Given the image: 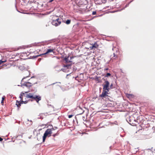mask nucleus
<instances>
[{"instance_id":"f257e3e1","label":"nucleus","mask_w":155,"mask_h":155,"mask_svg":"<svg viewBox=\"0 0 155 155\" xmlns=\"http://www.w3.org/2000/svg\"><path fill=\"white\" fill-rule=\"evenodd\" d=\"M25 97L27 98H30L35 100L38 103H39V101L41 99V97L39 95H34L31 93L25 94Z\"/></svg>"},{"instance_id":"f03ea898","label":"nucleus","mask_w":155,"mask_h":155,"mask_svg":"<svg viewBox=\"0 0 155 155\" xmlns=\"http://www.w3.org/2000/svg\"><path fill=\"white\" fill-rule=\"evenodd\" d=\"M69 58V57L68 56L67 58H65L64 59V60L65 61L66 63H69V64H64L63 66L64 67L67 68L68 69L70 68L71 65L73 64H74V63H73V61L72 60V59L74 58V57H70V59Z\"/></svg>"},{"instance_id":"7ed1b4c3","label":"nucleus","mask_w":155,"mask_h":155,"mask_svg":"<svg viewBox=\"0 0 155 155\" xmlns=\"http://www.w3.org/2000/svg\"><path fill=\"white\" fill-rule=\"evenodd\" d=\"M28 92V91L25 92V93L23 92H22L21 93V95L20 96V98H21V102H20L19 101H16V105L18 107H19L21 106V104H23V103L26 104L28 102V101H23V97H25V93H27Z\"/></svg>"},{"instance_id":"20e7f679","label":"nucleus","mask_w":155,"mask_h":155,"mask_svg":"<svg viewBox=\"0 0 155 155\" xmlns=\"http://www.w3.org/2000/svg\"><path fill=\"white\" fill-rule=\"evenodd\" d=\"M52 24L53 25L57 26L61 23V19L57 16H54L52 18Z\"/></svg>"},{"instance_id":"39448f33","label":"nucleus","mask_w":155,"mask_h":155,"mask_svg":"<svg viewBox=\"0 0 155 155\" xmlns=\"http://www.w3.org/2000/svg\"><path fill=\"white\" fill-rule=\"evenodd\" d=\"M55 129L53 128L51 129H48L45 131L43 137V142L45 141L47 137H50L51 136V134L53 133V131Z\"/></svg>"},{"instance_id":"423d86ee","label":"nucleus","mask_w":155,"mask_h":155,"mask_svg":"<svg viewBox=\"0 0 155 155\" xmlns=\"http://www.w3.org/2000/svg\"><path fill=\"white\" fill-rule=\"evenodd\" d=\"M110 85L109 82L107 81H106L104 82V84H103V90L104 91H109L110 88L109 86Z\"/></svg>"},{"instance_id":"0eeeda50","label":"nucleus","mask_w":155,"mask_h":155,"mask_svg":"<svg viewBox=\"0 0 155 155\" xmlns=\"http://www.w3.org/2000/svg\"><path fill=\"white\" fill-rule=\"evenodd\" d=\"M36 83V82H32L31 81V80H30V82H27L24 83L23 85L27 87H29Z\"/></svg>"},{"instance_id":"6e6552de","label":"nucleus","mask_w":155,"mask_h":155,"mask_svg":"<svg viewBox=\"0 0 155 155\" xmlns=\"http://www.w3.org/2000/svg\"><path fill=\"white\" fill-rule=\"evenodd\" d=\"M119 54V52L118 50H117L115 53H113V56L112 58L116 60L117 58V56Z\"/></svg>"},{"instance_id":"1a4fd4ad","label":"nucleus","mask_w":155,"mask_h":155,"mask_svg":"<svg viewBox=\"0 0 155 155\" xmlns=\"http://www.w3.org/2000/svg\"><path fill=\"white\" fill-rule=\"evenodd\" d=\"M108 91H104L103 90L101 94L100 95V97H105L108 94Z\"/></svg>"},{"instance_id":"9d476101","label":"nucleus","mask_w":155,"mask_h":155,"mask_svg":"<svg viewBox=\"0 0 155 155\" xmlns=\"http://www.w3.org/2000/svg\"><path fill=\"white\" fill-rule=\"evenodd\" d=\"M54 50V49L53 48H50L49 49H48L46 52L45 53V54H47L48 53L53 52Z\"/></svg>"},{"instance_id":"9b49d317","label":"nucleus","mask_w":155,"mask_h":155,"mask_svg":"<svg viewBox=\"0 0 155 155\" xmlns=\"http://www.w3.org/2000/svg\"><path fill=\"white\" fill-rule=\"evenodd\" d=\"M98 47V45L96 42H95L92 45L91 49L97 48Z\"/></svg>"},{"instance_id":"f8f14e48","label":"nucleus","mask_w":155,"mask_h":155,"mask_svg":"<svg viewBox=\"0 0 155 155\" xmlns=\"http://www.w3.org/2000/svg\"><path fill=\"white\" fill-rule=\"evenodd\" d=\"M127 96L128 98H132L133 97H134V95H133L130 94H127Z\"/></svg>"},{"instance_id":"ddd939ff","label":"nucleus","mask_w":155,"mask_h":155,"mask_svg":"<svg viewBox=\"0 0 155 155\" xmlns=\"http://www.w3.org/2000/svg\"><path fill=\"white\" fill-rule=\"evenodd\" d=\"M71 22V20H66L65 21V23L67 25H69L70 24Z\"/></svg>"},{"instance_id":"4468645a","label":"nucleus","mask_w":155,"mask_h":155,"mask_svg":"<svg viewBox=\"0 0 155 155\" xmlns=\"http://www.w3.org/2000/svg\"><path fill=\"white\" fill-rule=\"evenodd\" d=\"M5 97L4 96L2 97V100L1 101V104L2 105H3L4 104V100L5 99Z\"/></svg>"},{"instance_id":"2eb2a0df","label":"nucleus","mask_w":155,"mask_h":155,"mask_svg":"<svg viewBox=\"0 0 155 155\" xmlns=\"http://www.w3.org/2000/svg\"><path fill=\"white\" fill-rule=\"evenodd\" d=\"M79 108L80 109V110H81V111L80 112V113L79 114H83L84 113V110H83L81 108L79 107Z\"/></svg>"},{"instance_id":"dca6fc26","label":"nucleus","mask_w":155,"mask_h":155,"mask_svg":"<svg viewBox=\"0 0 155 155\" xmlns=\"http://www.w3.org/2000/svg\"><path fill=\"white\" fill-rule=\"evenodd\" d=\"M111 75V74L110 73H107L106 74L105 77H108L109 76H110Z\"/></svg>"},{"instance_id":"f3484780","label":"nucleus","mask_w":155,"mask_h":155,"mask_svg":"<svg viewBox=\"0 0 155 155\" xmlns=\"http://www.w3.org/2000/svg\"><path fill=\"white\" fill-rule=\"evenodd\" d=\"M58 135V134L57 133H56L54 134H53L52 136L54 137H55L56 136H57Z\"/></svg>"},{"instance_id":"a211bd4d","label":"nucleus","mask_w":155,"mask_h":155,"mask_svg":"<svg viewBox=\"0 0 155 155\" xmlns=\"http://www.w3.org/2000/svg\"><path fill=\"white\" fill-rule=\"evenodd\" d=\"M73 115H68V118H70L72 117L73 116Z\"/></svg>"},{"instance_id":"6ab92c4d","label":"nucleus","mask_w":155,"mask_h":155,"mask_svg":"<svg viewBox=\"0 0 155 155\" xmlns=\"http://www.w3.org/2000/svg\"><path fill=\"white\" fill-rule=\"evenodd\" d=\"M96 13V11H94L92 12V14L93 15H95Z\"/></svg>"},{"instance_id":"aec40b11","label":"nucleus","mask_w":155,"mask_h":155,"mask_svg":"<svg viewBox=\"0 0 155 155\" xmlns=\"http://www.w3.org/2000/svg\"><path fill=\"white\" fill-rule=\"evenodd\" d=\"M39 43H35L34 44V45H35V46H38L39 45Z\"/></svg>"},{"instance_id":"412c9836","label":"nucleus","mask_w":155,"mask_h":155,"mask_svg":"<svg viewBox=\"0 0 155 155\" xmlns=\"http://www.w3.org/2000/svg\"><path fill=\"white\" fill-rule=\"evenodd\" d=\"M113 84H111L110 85V88H112V87L113 86Z\"/></svg>"},{"instance_id":"4be33fe9","label":"nucleus","mask_w":155,"mask_h":155,"mask_svg":"<svg viewBox=\"0 0 155 155\" xmlns=\"http://www.w3.org/2000/svg\"><path fill=\"white\" fill-rule=\"evenodd\" d=\"M108 70V68H106L104 69V71H107Z\"/></svg>"},{"instance_id":"5701e85b","label":"nucleus","mask_w":155,"mask_h":155,"mask_svg":"<svg viewBox=\"0 0 155 155\" xmlns=\"http://www.w3.org/2000/svg\"><path fill=\"white\" fill-rule=\"evenodd\" d=\"M58 83V82H56V83H54L52 84H51V85H54V84H57V83Z\"/></svg>"},{"instance_id":"b1692460","label":"nucleus","mask_w":155,"mask_h":155,"mask_svg":"<svg viewBox=\"0 0 155 155\" xmlns=\"http://www.w3.org/2000/svg\"><path fill=\"white\" fill-rule=\"evenodd\" d=\"M3 139L2 138L0 137V141H2L3 140Z\"/></svg>"},{"instance_id":"393cba45","label":"nucleus","mask_w":155,"mask_h":155,"mask_svg":"<svg viewBox=\"0 0 155 155\" xmlns=\"http://www.w3.org/2000/svg\"><path fill=\"white\" fill-rule=\"evenodd\" d=\"M3 62L1 61V60H0V65L2 64V63Z\"/></svg>"},{"instance_id":"a878e982","label":"nucleus","mask_w":155,"mask_h":155,"mask_svg":"<svg viewBox=\"0 0 155 155\" xmlns=\"http://www.w3.org/2000/svg\"><path fill=\"white\" fill-rule=\"evenodd\" d=\"M54 0H50L49 2H52V1H53Z\"/></svg>"},{"instance_id":"bb28decb","label":"nucleus","mask_w":155,"mask_h":155,"mask_svg":"<svg viewBox=\"0 0 155 155\" xmlns=\"http://www.w3.org/2000/svg\"><path fill=\"white\" fill-rule=\"evenodd\" d=\"M24 78H23L22 79V81Z\"/></svg>"},{"instance_id":"cd10ccee","label":"nucleus","mask_w":155,"mask_h":155,"mask_svg":"<svg viewBox=\"0 0 155 155\" xmlns=\"http://www.w3.org/2000/svg\"><path fill=\"white\" fill-rule=\"evenodd\" d=\"M55 129H57V127H55Z\"/></svg>"}]
</instances>
